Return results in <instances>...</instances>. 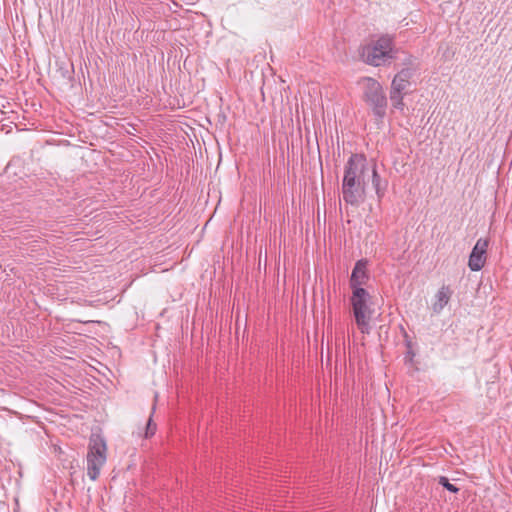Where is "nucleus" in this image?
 Wrapping results in <instances>:
<instances>
[{
	"label": "nucleus",
	"mask_w": 512,
	"mask_h": 512,
	"mask_svg": "<svg viewBox=\"0 0 512 512\" xmlns=\"http://www.w3.org/2000/svg\"><path fill=\"white\" fill-rule=\"evenodd\" d=\"M361 59L372 66L386 64L392 55V38L388 35L381 36L376 41L360 48Z\"/></svg>",
	"instance_id": "3"
},
{
	"label": "nucleus",
	"mask_w": 512,
	"mask_h": 512,
	"mask_svg": "<svg viewBox=\"0 0 512 512\" xmlns=\"http://www.w3.org/2000/svg\"><path fill=\"white\" fill-rule=\"evenodd\" d=\"M372 185L375 189L378 199H382L386 193L388 181L380 177L375 166L372 169Z\"/></svg>",
	"instance_id": "9"
},
{
	"label": "nucleus",
	"mask_w": 512,
	"mask_h": 512,
	"mask_svg": "<svg viewBox=\"0 0 512 512\" xmlns=\"http://www.w3.org/2000/svg\"><path fill=\"white\" fill-rule=\"evenodd\" d=\"M414 61L415 59L412 56L407 57L404 64L408 65V67L402 68L394 77L400 79L402 82L410 83V79L416 70Z\"/></svg>",
	"instance_id": "10"
},
{
	"label": "nucleus",
	"mask_w": 512,
	"mask_h": 512,
	"mask_svg": "<svg viewBox=\"0 0 512 512\" xmlns=\"http://www.w3.org/2000/svg\"><path fill=\"white\" fill-rule=\"evenodd\" d=\"M407 347H408V351L406 353L405 360L411 362L413 360V357L415 356V354H414V352L411 349V342L410 341L407 342Z\"/></svg>",
	"instance_id": "15"
},
{
	"label": "nucleus",
	"mask_w": 512,
	"mask_h": 512,
	"mask_svg": "<svg viewBox=\"0 0 512 512\" xmlns=\"http://www.w3.org/2000/svg\"><path fill=\"white\" fill-rule=\"evenodd\" d=\"M410 85L411 83L402 82L400 79L394 77L391 83L390 91H395L396 93L400 94H407Z\"/></svg>",
	"instance_id": "11"
},
{
	"label": "nucleus",
	"mask_w": 512,
	"mask_h": 512,
	"mask_svg": "<svg viewBox=\"0 0 512 512\" xmlns=\"http://www.w3.org/2000/svg\"><path fill=\"white\" fill-rule=\"evenodd\" d=\"M107 445L104 437L98 433H92L89 438L87 453V475L95 481L100 474V470L106 463Z\"/></svg>",
	"instance_id": "4"
},
{
	"label": "nucleus",
	"mask_w": 512,
	"mask_h": 512,
	"mask_svg": "<svg viewBox=\"0 0 512 512\" xmlns=\"http://www.w3.org/2000/svg\"><path fill=\"white\" fill-rule=\"evenodd\" d=\"M488 240L480 238L473 247L468 260V267L471 271H479L486 262Z\"/></svg>",
	"instance_id": "6"
},
{
	"label": "nucleus",
	"mask_w": 512,
	"mask_h": 512,
	"mask_svg": "<svg viewBox=\"0 0 512 512\" xmlns=\"http://www.w3.org/2000/svg\"><path fill=\"white\" fill-rule=\"evenodd\" d=\"M452 290L450 289L449 286H442L437 294H436V301L433 303V311L435 313H440L443 308L448 304L450 298H451V295H452Z\"/></svg>",
	"instance_id": "8"
},
{
	"label": "nucleus",
	"mask_w": 512,
	"mask_h": 512,
	"mask_svg": "<svg viewBox=\"0 0 512 512\" xmlns=\"http://www.w3.org/2000/svg\"><path fill=\"white\" fill-rule=\"evenodd\" d=\"M156 432V424L152 420V415L149 417L147 424H146V431H145V437L149 438L153 436Z\"/></svg>",
	"instance_id": "14"
},
{
	"label": "nucleus",
	"mask_w": 512,
	"mask_h": 512,
	"mask_svg": "<svg viewBox=\"0 0 512 512\" xmlns=\"http://www.w3.org/2000/svg\"><path fill=\"white\" fill-rule=\"evenodd\" d=\"M363 100L372 109L373 114L382 120L386 115L387 97L382 85L375 79H363Z\"/></svg>",
	"instance_id": "5"
},
{
	"label": "nucleus",
	"mask_w": 512,
	"mask_h": 512,
	"mask_svg": "<svg viewBox=\"0 0 512 512\" xmlns=\"http://www.w3.org/2000/svg\"><path fill=\"white\" fill-rule=\"evenodd\" d=\"M367 170V160L363 154H352L344 167L342 181L343 200L352 206H359L365 199L366 183L364 175Z\"/></svg>",
	"instance_id": "1"
},
{
	"label": "nucleus",
	"mask_w": 512,
	"mask_h": 512,
	"mask_svg": "<svg viewBox=\"0 0 512 512\" xmlns=\"http://www.w3.org/2000/svg\"><path fill=\"white\" fill-rule=\"evenodd\" d=\"M372 296L366 289H354L350 297L352 312L357 327L362 333H369V322L374 313L370 307Z\"/></svg>",
	"instance_id": "2"
},
{
	"label": "nucleus",
	"mask_w": 512,
	"mask_h": 512,
	"mask_svg": "<svg viewBox=\"0 0 512 512\" xmlns=\"http://www.w3.org/2000/svg\"><path fill=\"white\" fill-rule=\"evenodd\" d=\"M406 94L396 93L395 91H390V101L393 108L402 111L405 107L403 102L404 96Z\"/></svg>",
	"instance_id": "12"
},
{
	"label": "nucleus",
	"mask_w": 512,
	"mask_h": 512,
	"mask_svg": "<svg viewBox=\"0 0 512 512\" xmlns=\"http://www.w3.org/2000/svg\"><path fill=\"white\" fill-rule=\"evenodd\" d=\"M368 261L366 259L358 260L351 272L349 285L352 289H364L363 285H366L370 276L367 270Z\"/></svg>",
	"instance_id": "7"
},
{
	"label": "nucleus",
	"mask_w": 512,
	"mask_h": 512,
	"mask_svg": "<svg viewBox=\"0 0 512 512\" xmlns=\"http://www.w3.org/2000/svg\"><path fill=\"white\" fill-rule=\"evenodd\" d=\"M438 484L451 493H457L459 491V488L456 485L450 483L449 479L445 476H440L438 478Z\"/></svg>",
	"instance_id": "13"
}]
</instances>
